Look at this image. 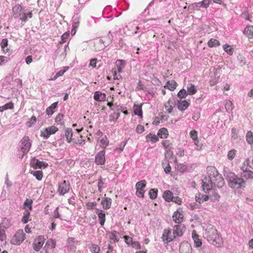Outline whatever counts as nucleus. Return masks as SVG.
<instances>
[{
	"mask_svg": "<svg viewBox=\"0 0 253 253\" xmlns=\"http://www.w3.org/2000/svg\"><path fill=\"white\" fill-rule=\"evenodd\" d=\"M79 24H80L79 19L75 18L74 19V21L73 23V25H72L73 28L74 29H76L78 28L79 27Z\"/></svg>",
	"mask_w": 253,
	"mask_h": 253,
	"instance_id": "nucleus-61",
	"label": "nucleus"
},
{
	"mask_svg": "<svg viewBox=\"0 0 253 253\" xmlns=\"http://www.w3.org/2000/svg\"><path fill=\"white\" fill-rule=\"evenodd\" d=\"M31 173L35 176L36 179L39 181L41 180L42 178L43 173L42 170H33L31 172Z\"/></svg>",
	"mask_w": 253,
	"mask_h": 253,
	"instance_id": "nucleus-34",
	"label": "nucleus"
},
{
	"mask_svg": "<svg viewBox=\"0 0 253 253\" xmlns=\"http://www.w3.org/2000/svg\"><path fill=\"white\" fill-rule=\"evenodd\" d=\"M146 185V181L145 180H142L137 182L136 183V188H139V189H143Z\"/></svg>",
	"mask_w": 253,
	"mask_h": 253,
	"instance_id": "nucleus-42",
	"label": "nucleus"
},
{
	"mask_svg": "<svg viewBox=\"0 0 253 253\" xmlns=\"http://www.w3.org/2000/svg\"><path fill=\"white\" fill-rule=\"evenodd\" d=\"M211 0H203L199 2L192 3L189 5L188 10L191 11L195 10L200 7L207 8L210 5Z\"/></svg>",
	"mask_w": 253,
	"mask_h": 253,
	"instance_id": "nucleus-6",
	"label": "nucleus"
},
{
	"mask_svg": "<svg viewBox=\"0 0 253 253\" xmlns=\"http://www.w3.org/2000/svg\"><path fill=\"white\" fill-rule=\"evenodd\" d=\"M241 176L242 177H244L246 179L253 178V171L251 170L248 169L246 171H244L241 173Z\"/></svg>",
	"mask_w": 253,
	"mask_h": 253,
	"instance_id": "nucleus-32",
	"label": "nucleus"
},
{
	"mask_svg": "<svg viewBox=\"0 0 253 253\" xmlns=\"http://www.w3.org/2000/svg\"><path fill=\"white\" fill-rule=\"evenodd\" d=\"M171 202H174L175 203L177 204V205H180L181 203V199L177 197H173L172 201H171Z\"/></svg>",
	"mask_w": 253,
	"mask_h": 253,
	"instance_id": "nucleus-63",
	"label": "nucleus"
},
{
	"mask_svg": "<svg viewBox=\"0 0 253 253\" xmlns=\"http://www.w3.org/2000/svg\"><path fill=\"white\" fill-rule=\"evenodd\" d=\"M244 165H247L250 168L253 169V159L252 160V164H251V162L250 161V160L249 158L246 159L244 163Z\"/></svg>",
	"mask_w": 253,
	"mask_h": 253,
	"instance_id": "nucleus-58",
	"label": "nucleus"
},
{
	"mask_svg": "<svg viewBox=\"0 0 253 253\" xmlns=\"http://www.w3.org/2000/svg\"><path fill=\"white\" fill-rule=\"evenodd\" d=\"M223 175L230 188L239 189L245 187V181L243 178L238 177L234 173L224 171Z\"/></svg>",
	"mask_w": 253,
	"mask_h": 253,
	"instance_id": "nucleus-1",
	"label": "nucleus"
},
{
	"mask_svg": "<svg viewBox=\"0 0 253 253\" xmlns=\"http://www.w3.org/2000/svg\"><path fill=\"white\" fill-rule=\"evenodd\" d=\"M133 112L135 115L140 118L142 117V104L138 105L134 104L133 106Z\"/></svg>",
	"mask_w": 253,
	"mask_h": 253,
	"instance_id": "nucleus-23",
	"label": "nucleus"
},
{
	"mask_svg": "<svg viewBox=\"0 0 253 253\" xmlns=\"http://www.w3.org/2000/svg\"><path fill=\"white\" fill-rule=\"evenodd\" d=\"M108 141L106 138H105V139L102 138L100 140V145L101 147H102L103 148H105L108 145Z\"/></svg>",
	"mask_w": 253,
	"mask_h": 253,
	"instance_id": "nucleus-60",
	"label": "nucleus"
},
{
	"mask_svg": "<svg viewBox=\"0 0 253 253\" xmlns=\"http://www.w3.org/2000/svg\"><path fill=\"white\" fill-rule=\"evenodd\" d=\"M223 49L227 53L229 54H232L233 53V48L230 47V46L227 44H225L223 45Z\"/></svg>",
	"mask_w": 253,
	"mask_h": 253,
	"instance_id": "nucleus-52",
	"label": "nucleus"
},
{
	"mask_svg": "<svg viewBox=\"0 0 253 253\" xmlns=\"http://www.w3.org/2000/svg\"><path fill=\"white\" fill-rule=\"evenodd\" d=\"M163 145L165 148L167 150L171 149V147L170 146V144L169 141L168 140H165L163 141Z\"/></svg>",
	"mask_w": 253,
	"mask_h": 253,
	"instance_id": "nucleus-57",
	"label": "nucleus"
},
{
	"mask_svg": "<svg viewBox=\"0 0 253 253\" xmlns=\"http://www.w3.org/2000/svg\"><path fill=\"white\" fill-rule=\"evenodd\" d=\"M91 249L93 253H99L100 251V247L95 244L92 245V247Z\"/></svg>",
	"mask_w": 253,
	"mask_h": 253,
	"instance_id": "nucleus-54",
	"label": "nucleus"
},
{
	"mask_svg": "<svg viewBox=\"0 0 253 253\" xmlns=\"http://www.w3.org/2000/svg\"><path fill=\"white\" fill-rule=\"evenodd\" d=\"M213 169L216 171V175H215L214 173H213V176L210 175L209 177L208 182L203 181L202 187L203 191L206 193H208V191L213 188V186L215 185L214 182L215 180H219L218 183L220 186L223 185L224 184V180L221 175L217 173V171L216 170L215 168H214Z\"/></svg>",
	"mask_w": 253,
	"mask_h": 253,
	"instance_id": "nucleus-2",
	"label": "nucleus"
},
{
	"mask_svg": "<svg viewBox=\"0 0 253 253\" xmlns=\"http://www.w3.org/2000/svg\"><path fill=\"white\" fill-rule=\"evenodd\" d=\"M136 195L138 197L143 198L144 196V191L143 189H139V188H136Z\"/></svg>",
	"mask_w": 253,
	"mask_h": 253,
	"instance_id": "nucleus-51",
	"label": "nucleus"
},
{
	"mask_svg": "<svg viewBox=\"0 0 253 253\" xmlns=\"http://www.w3.org/2000/svg\"><path fill=\"white\" fill-rule=\"evenodd\" d=\"M184 226L181 225L177 224L174 225L173 231L174 239L175 238L176 236L180 237L183 235L182 228Z\"/></svg>",
	"mask_w": 253,
	"mask_h": 253,
	"instance_id": "nucleus-16",
	"label": "nucleus"
},
{
	"mask_svg": "<svg viewBox=\"0 0 253 253\" xmlns=\"http://www.w3.org/2000/svg\"><path fill=\"white\" fill-rule=\"evenodd\" d=\"M171 233V231L169 229H164L162 235L163 241L165 243H169L173 240V236H169Z\"/></svg>",
	"mask_w": 253,
	"mask_h": 253,
	"instance_id": "nucleus-15",
	"label": "nucleus"
},
{
	"mask_svg": "<svg viewBox=\"0 0 253 253\" xmlns=\"http://www.w3.org/2000/svg\"><path fill=\"white\" fill-rule=\"evenodd\" d=\"M58 130V128L55 126H49L41 131V136L43 137L44 139H47L50 135L54 134Z\"/></svg>",
	"mask_w": 253,
	"mask_h": 253,
	"instance_id": "nucleus-8",
	"label": "nucleus"
},
{
	"mask_svg": "<svg viewBox=\"0 0 253 253\" xmlns=\"http://www.w3.org/2000/svg\"><path fill=\"white\" fill-rule=\"evenodd\" d=\"M244 33L247 35L249 38H252L253 37V26H247L244 31Z\"/></svg>",
	"mask_w": 253,
	"mask_h": 253,
	"instance_id": "nucleus-28",
	"label": "nucleus"
},
{
	"mask_svg": "<svg viewBox=\"0 0 253 253\" xmlns=\"http://www.w3.org/2000/svg\"><path fill=\"white\" fill-rule=\"evenodd\" d=\"M207 194L208 195L209 199L214 202L218 201L220 198L217 190L214 188L211 189L210 191H208Z\"/></svg>",
	"mask_w": 253,
	"mask_h": 253,
	"instance_id": "nucleus-13",
	"label": "nucleus"
},
{
	"mask_svg": "<svg viewBox=\"0 0 253 253\" xmlns=\"http://www.w3.org/2000/svg\"><path fill=\"white\" fill-rule=\"evenodd\" d=\"M120 116V113H114L113 114L110 116V121H115L118 119V118Z\"/></svg>",
	"mask_w": 253,
	"mask_h": 253,
	"instance_id": "nucleus-49",
	"label": "nucleus"
},
{
	"mask_svg": "<svg viewBox=\"0 0 253 253\" xmlns=\"http://www.w3.org/2000/svg\"><path fill=\"white\" fill-rule=\"evenodd\" d=\"M14 107L13 103L12 102L6 103L2 106H0V112H2L8 109H12Z\"/></svg>",
	"mask_w": 253,
	"mask_h": 253,
	"instance_id": "nucleus-35",
	"label": "nucleus"
},
{
	"mask_svg": "<svg viewBox=\"0 0 253 253\" xmlns=\"http://www.w3.org/2000/svg\"><path fill=\"white\" fill-rule=\"evenodd\" d=\"M183 215L182 212H180L178 210L175 211L172 215V218L174 221L176 223H180L183 220Z\"/></svg>",
	"mask_w": 253,
	"mask_h": 253,
	"instance_id": "nucleus-17",
	"label": "nucleus"
},
{
	"mask_svg": "<svg viewBox=\"0 0 253 253\" xmlns=\"http://www.w3.org/2000/svg\"><path fill=\"white\" fill-rule=\"evenodd\" d=\"M58 102H55L52 103L50 106L47 108L46 110V113L48 116L52 115L54 112V109L57 107Z\"/></svg>",
	"mask_w": 253,
	"mask_h": 253,
	"instance_id": "nucleus-26",
	"label": "nucleus"
},
{
	"mask_svg": "<svg viewBox=\"0 0 253 253\" xmlns=\"http://www.w3.org/2000/svg\"><path fill=\"white\" fill-rule=\"evenodd\" d=\"M94 99L97 101H103L106 99V95L100 91H97L94 93Z\"/></svg>",
	"mask_w": 253,
	"mask_h": 253,
	"instance_id": "nucleus-22",
	"label": "nucleus"
},
{
	"mask_svg": "<svg viewBox=\"0 0 253 253\" xmlns=\"http://www.w3.org/2000/svg\"><path fill=\"white\" fill-rule=\"evenodd\" d=\"M20 19L24 22H26L27 21V15L26 13H25L24 11H23L21 14V16H20Z\"/></svg>",
	"mask_w": 253,
	"mask_h": 253,
	"instance_id": "nucleus-64",
	"label": "nucleus"
},
{
	"mask_svg": "<svg viewBox=\"0 0 253 253\" xmlns=\"http://www.w3.org/2000/svg\"><path fill=\"white\" fill-rule=\"evenodd\" d=\"M195 199L196 202L199 204H201L204 202L208 201L209 199L208 195H204L200 193L197 194L195 196Z\"/></svg>",
	"mask_w": 253,
	"mask_h": 253,
	"instance_id": "nucleus-21",
	"label": "nucleus"
},
{
	"mask_svg": "<svg viewBox=\"0 0 253 253\" xmlns=\"http://www.w3.org/2000/svg\"><path fill=\"white\" fill-rule=\"evenodd\" d=\"M166 85L170 90L173 91L176 88L177 84L174 81H172L171 82L168 81L166 83Z\"/></svg>",
	"mask_w": 253,
	"mask_h": 253,
	"instance_id": "nucleus-36",
	"label": "nucleus"
},
{
	"mask_svg": "<svg viewBox=\"0 0 253 253\" xmlns=\"http://www.w3.org/2000/svg\"><path fill=\"white\" fill-rule=\"evenodd\" d=\"M98 216L100 225L103 226L105 222V213L103 211H101V212H99L98 213Z\"/></svg>",
	"mask_w": 253,
	"mask_h": 253,
	"instance_id": "nucleus-38",
	"label": "nucleus"
},
{
	"mask_svg": "<svg viewBox=\"0 0 253 253\" xmlns=\"http://www.w3.org/2000/svg\"><path fill=\"white\" fill-rule=\"evenodd\" d=\"M30 214V213L28 211L26 210L24 211L23 213V216L21 219V221L23 223H27L28 222L29 220Z\"/></svg>",
	"mask_w": 253,
	"mask_h": 253,
	"instance_id": "nucleus-39",
	"label": "nucleus"
},
{
	"mask_svg": "<svg viewBox=\"0 0 253 253\" xmlns=\"http://www.w3.org/2000/svg\"><path fill=\"white\" fill-rule=\"evenodd\" d=\"M124 238L125 239V242L127 245H132V243L134 242H133L132 238H131L130 237L126 235L124 236Z\"/></svg>",
	"mask_w": 253,
	"mask_h": 253,
	"instance_id": "nucleus-55",
	"label": "nucleus"
},
{
	"mask_svg": "<svg viewBox=\"0 0 253 253\" xmlns=\"http://www.w3.org/2000/svg\"><path fill=\"white\" fill-rule=\"evenodd\" d=\"M63 118H64V115L63 114H61V113H59L58 114V115L56 116V118H55V122L56 123H59L60 124H63L64 122H63Z\"/></svg>",
	"mask_w": 253,
	"mask_h": 253,
	"instance_id": "nucleus-46",
	"label": "nucleus"
},
{
	"mask_svg": "<svg viewBox=\"0 0 253 253\" xmlns=\"http://www.w3.org/2000/svg\"><path fill=\"white\" fill-rule=\"evenodd\" d=\"M70 189V182L69 181L63 180L58 184V192L60 195H64L69 191Z\"/></svg>",
	"mask_w": 253,
	"mask_h": 253,
	"instance_id": "nucleus-7",
	"label": "nucleus"
},
{
	"mask_svg": "<svg viewBox=\"0 0 253 253\" xmlns=\"http://www.w3.org/2000/svg\"><path fill=\"white\" fill-rule=\"evenodd\" d=\"M158 195V189L155 188L151 189L149 191V196L151 199H155Z\"/></svg>",
	"mask_w": 253,
	"mask_h": 253,
	"instance_id": "nucleus-37",
	"label": "nucleus"
},
{
	"mask_svg": "<svg viewBox=\"0 0 253 253\" xmlns=\"http://www.w3.org/2000/svg\"><path fill=\"white\" fill-rule=\"evenodd\" d=\"M246 139L249 144H252L253 143V136L251 131H249L247 133Z\"/></svg>",
	"mask_w": 253,
	"mask_h": 253,
	"instance_id": "nucleus-44",
	"label": "nucleus"
},
{
	"mask_svg": "<svg viewBox=\"0 0 253 253\" xmlns=\"http://www.w3.org/2000/svg\"><path fill=\"white\" fill-rule=\"evenodd\" d=\"M126 64L125 61L123 60H117L116 62V65L117 67L118 72L119 73L122 72L123 69Z\"/></svg>",
	"mask_w": 253,
	"mask_h": 253,
	"instance_id": "nucleus-30",
	"label": "nucleus"
},
{
	"mask_svg": "<svg viewBox=\"0 0 253 253\" xmlns=\"http://www.w3.org/2000/svg\"><path fill=\"white\" fill-rule=\"evenodd\" d=\"M112 199L110 198H104L102 199L101 204L105 210H108L111 208Z\"/></svg>",
	"mask_w": 253,
	"mask_h": 253,
	"instance_id": "nucleus-19",
	"label": "nucleus"
},
{
	"mask_svg": "<svg viewBox=\"0 0 253 253\" xmlns=\"http://www.w3.org/2000/svg\"><path fill=\"white\" fill-rule=\"evenodd\" d=\"M190 137L193 139H195L198 138V132H197V131H196L195 130H192L190 132Z\"/></svg>",
	"mask_w": 253,
	"mask_h": 253,
	"instance_id": "nucleus-62",
	"label": "nucleus"
},
{
	"mask_svg": "<svg viewBox=\"0 0 253 253\" xmlns=\"http://www.w3.org/2000/svg\"><path fill=\"white\" fill-rule=\"evenodd\" d=\"M176 169L178 171L182 173L186 171L187 167L183 164H179L177 165Z\"/></svg>",
	"mask_w": 253,
	"mask_h": 253,
	"instance_id": "nucleus-45",
	"label": "nucleus"
},
{
	"mask_svg": "<svg viewBox=\"0 0 253 253\" xmlns=\"http://www.w3.org/2000/svg\"><path fill=\"white\" fill-rule=\"evenodd\" d=\"M113 39L114 37L111 34V32L110 31L108 35L106 37H104L103 39H99V43L103 44V45L101 47L102 49H103L107 46L109 45L113 41Z\"/></svg>",
	"mask_w": 253,
	"mask_h": 253,
	"instance_id": "nucleus-12",
	"label": "nucleus"
},
{
	"mask_svg": "<svg viewBox=\"0 0 253 253\" xmlns=\"http://www.w3.org/2000/svg\"><path fill=\"white\" fill-rule=\"evenodd\" d=\"M237 150L235 149H232L228 151L227 154V158L229 160H232L235 158L237 153Z\"/></svg>",
	"mask_w": 253,
	"mask_h": 253,
	"instance_id": "nucleus-40",
	"label": "nucleus"
},
{
	"mask_svg": "<svg viewBox=\"0 0 253 253\" xmlns=\"http://www.w3.org/2000/svg\"><path fill=\"white\" fill-rule=\"evenodd\" d=\"M179 251V253H191V246L187 242H183L180 245Z\"/></svg>",
	"mask_w": 253,
	"mask_h": 253,
	"instance_id": "nucleus-14",
	"label": "nucleus"
},
{
	"mask_svg": "<svg viewBox=\"0 0 253 253\" xmlns=\"http://www.w3.org/2000/svg\"><path fill=\"white\" fill-rule=\"evenodd\" d=\"M31 167L35 169L46 168L48 166V164L45 162H42L35 158L32 159L31 162Z\"/></svg>",
	"mask_w": 253,
	"mask_h": 253,
	"instance_id": "nucleus-9",
	"label": "nucleus"
},
{
	"mask_svg": "<svg viewBox=\"0 0 253 253\" xmlns=\"http://www.w3.org/2000/svg\"><path fill=\"white\" fill-rule=\"evenodd\" d=\"M219 45H220V42L218 40L216 39H211L208 42V45L211 47Z\"/></svg>",
	"mask_w": 253,
	"mask_h": 253,
	"instance_id": "nucleus-41",
	"label": "nucleus"
},
{
	"mask_svg": "<svg viewBox=\"0 0 253 253\" xmlns=\"http://www.w3.org/2000/svg\"><path fill=\"white\" fill-rule=\"evenodd\" d=\"M232 105H233V104L231 102V101H229V100L226 101L225 105V109H226L227 111L229 112L231 110H232Z\"/></svg>",
	"mask_w": 253,
	"mask_h": 253,
	"instance_id": "nucleus-53",
	"label": "nucleus"
},
{
	"mask_svg": "<svg viewBox=\"0 0 253 253\" xmlns=\"http://www.w3.org/2000/svg\"><path fill=\"white\" fill-rule=\"evenodd\" d=\"M189 103L186 100L181 101L178 100L177 102L178 109L181 111L186 109L189 106Z\"/></svg>",
	"mask_w": 253,
	"mask_h": 253,
	"instance_id": "nucleus-20",
	"label": "nucleus"
},
{
	"mask_svg": "<svg viewBox=\"0 0 253 253\" xmlns=\"http://www.w3.org/2000/svg\"><path fill=\"white\" fill-rule=\"evenodd\" d=\"M187 89V93L190 95H193L197 92V89L195 86L192 84H190L188 85Z\"/></svg>",
	"mask_w": 253,
	"mask_h": 253,
	"instance_id": "nucleus-33",
	"label": "nucleus"
},
{
	"mask_svg": "<svg viewBox=\"0 0 253 253\" xmlns=\"http://www.w3.org/2000/svg\"><path fill=\"white\" fill-rule=\"evenodd\" d=\"M144 131V127L143 126L139 125L136 128V131L137 133L140 134Z\"/></svg>",
	"mask_w": 253,
	"mask_h": 253,
	"instance_id": "nucleus-59",
	"label": "nucleus"
},
{
	"mask_svg": "<svg viewBox=\"0 0 253 253\" xmlns=\"http://www.w3.org/2000/svg\"><path fill=\"white\" fill-rule=\"evenodd\" d=\"M173 197V193L169 190H166L163 195V198L168 202L172 201Z\"/></svg>",
	"mask_w": 253,
	"mask_h": 253,
	"instance_id": "nucleus-24",
	"label": "nucleus"
},
{
	"mask_svg": "<svg viewBox=\"0 0 253 253\" xmlns=\"http://www.w3.org/2000/svg\"><path fill=\"white\" fill-rule=\"evenodd\" d=\"M157 134L161 138H166L168 136L169 133L167 129L163 127L159 130Z\"/></svg>",
	"mask_w": 253,
	"mask_h": 253,
	"instance_id": "nucleus-29",
	"label": "nucleus"
},
{
	"mask_svg": "<svg viewBox=\"0 0 253 253\" xmlns=\"http://www.w3.org/2000/svg\"><path fill=\"white\" fill-rule=\"evenodd\" d=\"M146 140L147 142L151 141L155 143L158 140V138L155 134L150 133L146 135Z\"/></svg>",
	"mask_w": 253,
	"mask_h": 253,
	"instance_id": "nucleus-31",
	"label": "nucleus"
},
{
	"mask_svg": "<svg viewBox=\"0 0 253 253\" xmlns=\"http://www.w3.org/2000/svg\"><path fill=\"white\" fill-rule=\"evenodd\" d=\"M12 11L13 13V16L14 17L17 18L21 16V13L24 10H23L20 4H17L13 7Z\"/></svg>",
	"mask_w": 253,
	"mask_h": 253,
	"instance_id": "nucleus-18",
	"label": "nucleus"
},
{
	"mask_svg": "<svg viewBox=\"0 0 253 253\" xmlns=\"http://www.w3.org/2000/svg\"><path fill=\"white\" fill-rule=\"evenodd\" d=\"M105 151L104 150L100 151L97 153L95 156V162L97 165H102L105 162Z\"/></svg>",
	"mask_w": 253,
	"mask_h": 253,
	"instance_id": "nucleus-11",
	"label": "nucleus"
},
{
	"mask_svg": "<svg viewBox=\"0 0 253 253\" xmlns=\"http://www.w3.org/2000/svg\"><path fill=\"white\" fill-rule=\"evenodd\" d=\"M25 234L23 230H18L17 231L11 240V243L13 245H20L25 240Z\"/></svg>",
	"mask_w": 253,
	"mask_h": 253,
	"instance_id": "nucleus-4",
	"label": "nucleus"
},
{
	"mask_svg": "<svg viewBox=\"0 0 253 253\" xmlns=\"http://www.w3.org/2000/svg\"><path fill=\"white\" fill-rule=\"evenodd\" d=\"M45 239L42 236H39L37 238L33 243V249L36 252H39L42 248Z\"/></svg>",
	"mask_w": 253,
	"mask_h": 253,
	"instance_id": "nucleus-10",
	"label": "nucleus"
},
{
	"mask_svg": "<svg viewBox=\"0 0 253 253\" xmlns=\"http://www.w3.org/2000/svg\"><path fill=\"white\" fill-rule=\"evenodd\" d=\"M1 47L4 50V49L8 45V40L7 39H3L2 40L0 43Z\"/></svg>",
	"mask_w": 253,
	"mask_h": 253,
	"instance_id": "nucleus-56",
	"label": "nucleus"
},
{
	"mask_svg": "<svg viewBox=\"0 0 253 253\" xmlns=\"http://www.w3.org/2000/svg\"><path fill=\"white\" fill-rule=\"evenodd\" d=\"M188 95L187 92L184 89L180 90L178 92L177 95L179 98H185Z\"/></svg>",
	"mask_w": 253,
	"mask_h": 253,
	"instance_id": "nucleus-48",
	"label": "nucleus"
},
{
	"mask_svg": "<svg viewBox=\"0 0 253 253\" xmlns=\"http://www.w3.org/2000/svg\"><path fill=\"white\" fill-rule=\"evenodd\" d=\"M20 147L22 152L24 154H27L30 150L31 147V143L28 136H25L20 141Z\"/></svg>",
	"mask_w": 253,
	"mask_h": 253,
	"instance_id": "nucleus-5",
	"label": "nucleus"
},
{
	"mask_svg": "<svg viewBox=\"0 0 253 253\" xmlns=\"http://www.w3.org/2000/svg\"><path fill=\"white\" fill-rule=\"evenodd\" d=\"M106 179H103L101 176H100L99 179L98 181V191L100 192H102V185L104 184V181H105Z\"/></svg>",
	"mask_w": 253,
	"mask_h": 253,
	"instance_id": "nucleus-47",
	"label": "nucleus"
},
{
	"mask_svg": "<svg viewBox=\"0 0 253 253\" xmlns=\"http://www.w3.org/2000/svg\"><path fill=\"white\" fill-rule=\"evenodd\" d=\"M4 228V226H1L0 224V240L1 241H3L6 238Z\"/></svg>",
	"mask_w": 253,
	"mask_h": 253,
	"instance_id": "nucleus-43",
	"label": "nucleus"
},
{
	"mask_svg": "<svg viewBox=\"0 0 253 253\" xmlns=\"http://www.w3.org/2000/svg\"><path fill=\"white\" fill-rule=\"evenodd\" d=\"M33 203V201L31 199H27L24 203V205L25 207H28L30 210L32 209V204Z\"/></svg>",
	"mask_w": 253,
	"mask_h": 253,
	"instance_id": "nucleus-50",
	"label": "nucleus"
},
{
	"mask_svg": "<svg viewBox=\"0 0 253 253\" xmlns=\"http://www.w3.org/2000/svg\"><path fill=\"white\" fill-rule=\"evenodd\" d=\"M65 135L66 138V140L68 143H70L72 140L73 137V131L72 129L71 128H67L65 130Z\"/></svg>",
	"mask_w": 253,
	"mask_h": 253,
	"instance_id": "nucleus-27",
	"label": "nucleus"
},
{
	"mask_svg": "<svg viewBox=\"0 0 253 253\" xmlns=\"http://www.w3.org/2000/svg\"><path fill=\"white\" fill-rule=\"evenodd\" d=\"M192 238L194 242V245L196 247H200L202 246L201 240L199 239V236L194 231L192 233Z\"/></svg>",
	"mask_w": 253,
	"mask_h": 253,
	"instance_id": "nucleus-25",
	"label": "nucleus"
},
{
	"mask_svg": "<svg viewBox=\"0 0 253 253\" xmlns=\"http://www.w3.org/2000/svg\"><path fill=\"white\" fill-rule=\"evenodd\" d=\"M205 235L208 241L215 242L218 237L217 231L213 226H210L206 230Z\"/></svg>",
	"mask_w": 253,
	"mask_h": 253,
	"instance_id": "nucleus-3",
	"label": "nucleus"
}]
</instances>
